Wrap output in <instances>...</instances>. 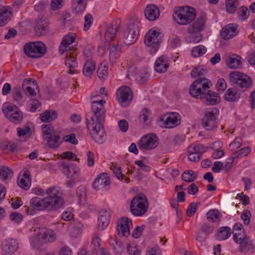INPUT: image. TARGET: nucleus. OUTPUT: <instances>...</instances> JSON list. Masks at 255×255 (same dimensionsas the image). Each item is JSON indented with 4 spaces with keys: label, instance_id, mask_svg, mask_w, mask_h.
Here are the masks:
<instances>
[{
    "label": "nucleus",
    "instance_id": "52",
    "mask_svg": "<svg viewBox=\"0 0 255 255\" xmlns=\"http://www.w3.org/2000/svg\"><path fill=\"white\" fill-rule=\"evenodd\" d=\"M250 12L247 7L241 6L238 11L237 14L241 20H246L249 16Z\"/></svg>",
    "mask_w": 255,
    "mask_h": 255
},
{
    "label": "nucleus",
    "instance_id": "47",
    "mask_svg": "<svg viewBox=\"0 0 255 255\" xmlns=\"http://www.w3.org/2000/svg\"><path fill=\"white\" fill-rule=\"evenodd\" d=\"M182 178L185 182H191L196 178V176L194 175V171L189 170L183 172L182 175Z\"/></svg>",
    "mask_w": 255,
    "mask_h": 255
},
{
    "label": "nucleus",
    "instance_id": "16",
    "mask_svg": "<svg viewBox=\"0 0 255 255\" xmlns=\"http://www.w3.org/2000/svg\"><path fill=\"white\" fill-rule=\"evenodd\" d=\"M110 184V179L106 173H101L94 180L93 187L96 190H107Z\"/></svg>",
    "mask_w": 255,
    "mask_h": 255
},
{
    "label": "nucleus",
    "instance_id": "30",
    "mask_svg": "<svg viewBox=\"0 0 255 255\" xmlns=\"http://www.w3.org/2000/svg\"><path fill=\"white\" fill-rule=\"evenodd\" d=\"M144 14L147 19L150 21H154L159 16L160 10L155 5L150 4L145 9Z\"/></svg>",
    "mask_w": 255,
    "mask_h": 255
},
{
    "label": "nucleus",
    "instance_id": "15",
    "mask_svg": "<svg viewBox=\"0 0 255 255\" xmlns=\"http://www.w3.org/2000/svg\"><path fill=\"white\" fill-rule=\"evenodd\" d=\"M132 93L130 88L127 86L121 87L117 92V97L123 107L127 106L132 99Z\"/></svg>",
    "mask_w": 255,
    "mask_h": 255
},
{
    "label": "nucleus",
    "instance_id": "36",
    "mask_svg": "<svg viewBox=\"0 0 255 255\" xmlns=\"http://www.w3.org/2000/svg\"><path fill=\"white\" fill-rule=\"evenodd\" d=\"M232 234L231 229L228 227H222L219 229L215 238L218 240H225L229 237Z\"/></svg>",
    "mask_w": 255,
    "mask_h": 255
},
{
    "label": "nucleus",
    "instance_id": "49",
    "mask_svg": "<svg viewBox=\"0 0 255 255\" xmlns=\"http://www.w3.org/2000/svg\"><path fill=\"white\" fill-rule=\"evenodd\" d=\"M13 176L12 171L7 167H2L0 169V178L3 180L11 179Z\"/></svg>",
    "mask_w": 255,
    "mask_h": 255
},
{
    "label": "nucleus",
    "instance_id": "24",
    "mask_svg": "<svg viewBox=\"0 0 255 255\" xmlns=\"http://www.w3.org/2000/svg\"><path fill=\"white\" fill-rule=\"evenodd\" d=\"M205 23V17L203 16L199 17L188 27L187 31L190 34L198 33L202 30L204 27Z\"/></svg>",
    "mask_w": 255,
    "mask_h": 255
},
{
    "label": "nucleus",
    "instance_id": "4",
    "mask_svg": "<svg viewBox=\"0 0 255 255\" xmlns=\"http://www.w3.org/2000/svg\"><path fill=\"white\" fill-rule=\"evenodd\" d=\"M88 129L90 131L92 138L96 142L103 143L106 139V133L103 126V123L95 122L94 117L87 115L86 117Z\"/></svg>",
    "mask_w": 255,
    "mask_h": 255
},
{
    "label": "nucleus",
    "instance_id": "26",
    "mask_svg": "<svg viewBox=\"0 0 255 255\" xmlns=\"http://www.w3.org/2000/svg\"><path fill=\"white\" fill-rule=\"evenodd\" d=\"M242 58L237 54H233L228 56L225 61L227 67L230 69H235L241 67Z\"/></svg>",
    "mask_w": 255,
    "mask_h": 255
},
{
    "label": "nucleus",
    "instance_id": "33",
    "mask_svg": "<svg viewBox=\"0 0 255 255\" xmlns=\"http://www.w3.org/2000/svg\"><path fill=\"white\" fill-rule=\"evenodd\" d=\"M165 123L169 128L178 126L180 124L178 114L177 113L169 114L165 120Z\"/></svg>",
    "mask_w": 255,
    "mask_h": 255
},
{
    "label": "nucleus",
    "instance_id": "18",
    "mask_svg": "<svg viewBox=\"0 0 255 255\" xmlns=\"http://www.w3.org/2000/svg\"><path fill=\"white\" fill-rule=\"evenodd\" d=\"M18 246V243L15 239L5 240L2 244V253L4 255H11L17 251Z\"/></svg>",
    "mask_w": 255,
    "mask_h": 255
},
{
    "label": "nucleus",
    "instance_id": "63",
    "mask_svg": "<svg viewBox=\"0 0 255 255\" xmlns=\"http://www.w3.org/2000/svg\"><path fill=\"white\" fill-rule=\"evenodd\" d=\"M62 140L67 142H69L73 144H77L78 142V140L75 137V134L73 133L64 136Z\"/></svg>",
    "mask_w": 255,
    "mask_h": 255
},
{
    "label": "nucleus",
    "instance_id": "17",
    "mask_svg": "<svg viewBox=\"0 0 255 255\" xmlns=\"http://www.w3.org/2000/svg\"><path fill=\"white\" fill-rule=\"evenodd\" d=\"M132 226L131 220L128 218H123L118 223L116 231L118 235L120 237H127L130 234L129 228Z\"/></svg>",
    "mask_w": 255,
    "mask_h": 255
},
{
    "label": "nucleus",
    "instance_id": "48",
    "mask_svg": "<svg viewBox=\"0 0 255 255\" xmlns=\"http://www.w3.org/2000/svg\"><path fill=\"white\" fill-rule=\"evenodd\" d=\"M251 151V149L249 147H245L235 151L233 153V158H241L244 156L248 155Z\"/></svg>",
    "mask_w": 255,
    "mask_h": 255
},
{
    "label": "nucleus",
    "instance_id": "46",
    "mask_svg": "<svg viewBox=\"0 0 255 255\" xmlns=\"http://www.w3.org/2000/svg\"><path fill=\"white\" fill-rule=\"evenodd\" d=\"M207 219L212 222H217L220 220V215L217 210H211L207 214Z\"/></svg>",
    "mask_w": 255,
    "mask_h": 255
},
{
    "label": "nucleus",
    "instance_id": "20",
    "mask_svg": "<svg viewBox=\"0 0 255 255\" xmlns=\"http://www.w3.org/2000/svg\"><path fill=\"white\" fill-rule=\"evenodd\" d=\"M42 242L44 244L54 242L56 239V235L54 231L45 227L38 228L37 229Z\"/></svg>",
    "mask_w": 255,
    "mask_h": 255
},
{
    "label": "nucleus",
    "instance_id": "10",
    "mask_svg": "<svg viewBox=\"0 0 255 255\" xmlns=\"http://www.w3.org/2000/svg\"><path fill=\"white\" fill-rule=\"evenodd\" d=\"M160 33L156 30L151 29L146 34L144 37V43L147 50L150 54L155 53L159 48V39L158 37Z\"/></svg>",
    "mask_w": 255,
    "mask_h": 255
},
{
    "label": "nucleus",
    "instance_id": "9",
    "mask_svg": "<svg viewBox=\"0 0 255 255\" xmlns=\"http://www.w3.org/2000/svg\"><path fill=\"white\" fill-rule=\"evenodd\" d=\"M229 76L232 84L237 85L241 90H245L252 84L251 77L241 72L233 71L229 74Z\"/></svg>",
    "mask_w": 255,
    "mask_h": 255
},
{
    "label": "nucleus",
    "instance_id": "5",
    "mask_svg": "<svg viewBox=\"0 0 255 255\" xmlns=\"http://www.w3.org/2000/svg\"><path fill=\"white\" fill-rule=\"evenodd\" d=\"M196 11L189 6H182L176 8L173 13L174 20L180 25H187L195 19Z\"/></svg>",
    "mask_w": 255,
    "mask_h": 255
},
{
    "label": "nucleus",
    "instance_id": "25",
    "mask_svg": "<svg viewBox=\"0 0 255 255\" xmlns=\"http://www.w3.org/2000/svg\"><path fill=\"white\" fill-rule=\"evenodd\" d=\"M63 172L68 177L76 178L79 175L80 170L78 167L72 164H68L64 162L61 165Z\"/></svg>",
    "mask_w": 255,
    "mask_h": 255
},
{
    "label": "nucleus",
    "instance_id": "12",
    "mask_svg": "<svg viewBox=\"0 0 255 255\" xmlns=\"http://www.w3.org/2000/svg\"><path fill=\"white\" fill-rule=\"evenodd\" d=\"M104 103H105V101L103 99H99L92 102V110L94 115L95 122L96 123H103L104 122L106 111L104 106ZM88 115L92 116L91 115L88 114Z\"/></svg>",
    "mask_w": 255,
    "mask_h": 255
},
{
    "label": "nucleus",
    "instance_id": "64",
    "mask_svg": "<svg viewBox=\"0 0 255 255\" xmlns=\"http://www.w3.org/2000/svg\"><path fill=\"white\" fill-rule=\"evenodd\" d=\"M200 231L208 236L213 233V229L208 224L205 223L202 225Z\"/></svg>",
    "mask_w": 255,
    "mask_h": 255
},
{
    "label": "nucleus",
    "instance_id": "43",
    "mask_svg": "<svg viewBox=\"0 0 255 255\" xmlns=\"http://www.w3.org/2000/svg\"><path fill=\"white\" fill-rule=\"evenodd\" d=\"M42 130L43 134V137L45 139L47 138L50 137L55 131L53 129V128L50 125H45L42 126Z\"/></svg>",
    "mask_w": 255,
    "mask_h": 255
},
{
    "label": "nucleus",
    "instance_id": "59",
    "mask_svg": "<svg viewBox=\"0 0 255 255\" xmlns=\"http://www.w3.org/2000/svg\"><path fill=\"white\" fill-rule=\"evenodd\" d=\"M84 19V29L86 31H88L91 26L93 22V18L91 14H88L85 16Z\"/></svg>",
    "mask_w": 255,
    "mask_h": 255
},
{
    "label": "nucleus",
    "instance_id": "14",
    "mask_svg": "<svg viewBox=\"0 0 255 255\" xmlns=\"http://www.w3.org/2000/svg\"><path fill=\"white\" fill-rule=\"evenodd\" d=\"M159 142L158 137L154 134H148L143 136L138 142L140 149L151 150L155 148Z\"/></svg>",
    "mask_w": 255,
    "mask_h": 255
},
{
    "label": "nucleus",
    "instance_id": "60",
    "mask_svg": "<svg viewBox=\"0 0 255 255\" xmlns=\"http://www.w3.org/2000/svg\"><path fill=\"white\" fill-rule=\"evenodd\" d=\"M199 204H200L199 203H190L189 205L188 208L187 209V215L189 217L193 216L195 214V213L197 209L198 206Z\"/></svg>",
    "mask_w": 255,
    "mask_h": 255
},
{
    "label": "nucleus",
    "instance_id": "41",
    "mask_svg": "<svg viewBox=\"0 0 255 255\" xmlns=\"http://www.w3.org/2000/svg\"><path fill=\"white\" fill-rule=\"evenodd\" d=\"M206 148L201 144H192L188 147L187 150L188 153L202 154L206 151Z\"/></svg>",
    "mask_w": 255,
    "mask_h": 255
},
{
    "label": "nucleus",
    "instance_id": "40",
    "mask_svg": "<svg viewBox=\"0 0 255 255\" xmlns=\"http://www.w3.org/2000/svg\"><path fill=\"white\" fill-rule=\"evenodd\" d=\"M239 4V0H226V9L231 14L234 13Z\"/></svg>",
    "mask_w": 255,
    "mask_h": 255
},
{
    "label": "nucleus",
    "instance_id": "27",
    "mask_svg": "<svg viewBox=\"0 0 255 255\" xmlns=\"http://www.w3.org/2000/svg\"><path fill=\"white\" fill-rule=\"evenodd\" d=\"M238 33L237 25L233 23L226 25L222 30L221 35L224 39H229Z\"/></svg>",
    "mask_w": 255,
    "mask_h": 255
},
{
    "label": "nucleus",
    "instance_id": "7",
    "mask_svg": "<svg viewBox=\"0 0 255 255\" xmlns=\"http://www.w3.org/2000/svg\"><path fill=\"white\" fill-rule=\"evenodd\" d=\"M24 53L32 58H39L43 56L46 52L45 44L40 42H29L23 47Z\"/></svg>",
    "mask_w": 255,
    "mask_h": 255
},
{
    "label": "nucleus",
    "instance_id": "57",
    "mask_svg": "<svg viewBox=\"0 0 255 255\" xmlns=\"http://www.w3.org/2000/svg\"><path fill=\"white\" fill-rule=\"evenodd\" d=\"M207 71L203 68L198 67L194 68L191 72V75L193 78L203 76L206 73Z\"/></svg>",
    "mask_w": 255,
    "mask_h": 255
},
{
    "label": "nucleus",
    "instance_id": "51",
    "mask_svg": "<svg viewBox=\"0 0 255 255\" xmlns=\"http://www.w3.org/2000/svg\"><path fill=\"white\" fill-rule=\"evenodd\" d=\"M108 67L105 63H101L98 69V75L100 79H105L108 75Z\"/></svg>",
    "mask_w": 255,
    "mask_h": 255
},
{
    "label": "nucleus",
    "instance_id": "62",
    "mask_svg": "<svg viewBox=\"0 0 255 255\" xmlns=\"http://www.w3.org/2000/svg\"><path fill=\"white\" fill-rule=\"evenodd\" d=\"M251 217V214L248 210H246L242 213L241 217L244 221V223L245 225H249L250 224Z\"/></svg>",
    "mask_w": 255,
    "mask_h": 255
},
{
    "label": "nucleus",
    "instance_id": "39",
    "mask_svg": "<svg viewBox=\"0 0 255 255\" xmlns=\"http://www.w3.org/2000/svg\"><path fill=\"white\" fill-rule=\"evenodd\" d=\"M225 99L229 102H234L240 98V94L233 88H229L225 93Z\"/></svg>",
    "mask_w": 255,
    "mask_h": 255
},
{
    "label": "nucleus",
    "instance_id": "11",
    "mask_svg": "<svg viewBox=\"0 0 255 255\" xmlns=\"http://www.w3.org/2000/svg\"><path fill=\"white\" fill-rule=\"evenodd\" d=\"M219 114V110L214 108L205 113L202 120V125L207 130L214 131L216 129L217 125L216 116Z\"/></svg>",
    "mask_w": 255,
    "mask_h": 255
},
{
    "label": "nucleus",
    "instance_id": "21",
    "mask_svg": "<svg viewBox=\"0 0 255 255\" xmlns=\"http://www.w3.org/2000/svg\"><path fill=\"white\" fill-rule=\"evenodd\" d=\"M119 24L120 23L118 22V20H116V21L112 22L107 27L105 33V39L107 42L113 43L112 42L116 37Z\"/></svg>",
    "mask_w": 255,
    "mask_h": 255
},
{
    "label": "nucleus",
    "instance_id": "28",
    "mask_svg": "<svg viewBox=\"0 0 255 255\" xmlns=\"http://www.w3.org/2000/svg\"><path fill=\"white\" fill-rule=\"evenodd\" d=\"M22 86L25 94H28L31 97L36 95L34 88L32 87V86H34L36 87V89H38L37 83L35 80L31 78L26 79L23 81Z\"/></svg>",
    "mask_w": 255,
    "mask_h": 255
},
{
    "label": "nucleus",
    "instance_id": "35",
    "mask_svg": "<svg viewBox=\"0 0 255 255\" xmlns=\"http://www.w3.org/2000/svg\"><path fill=\"white\" fill-rule=\"evenodd\" d=\"M45 140L47 141L48 146L52 148L59 147L62 142V140H61L59 134L56 132Z\"/></svg>",
    "mask_w": 255,
    "mask_h": 255
},
{
    "label": "nucleus",
    "instance_id": "58",
    "mask_svg": "<svg viewBox=\"0 0 255 255\" xmlns=\"http://www.w3.org/2000/svg\"><path fill=\"white\" fill-rule=\"evenodd\" d=\"M76 195L80 202L84 201L86 197V188L83 186H79L76 190Z\"/></svg>",
    "mask_w": 255,
    "mask_h": 255
},
{
    "label": "nucleus",
    "instance_id": "44",
    "mask_svg": "<svg viewBox=\"0 0 255 255\" xmlns=\"http://www.w3.org/2000/svg\"><path fill=\"white\" fill-rule=\"evenodd\" d=\"M150 112L147 109H143L140 113L139 121L140 122L148 125L150 122Z\"/></svg>",
    "mask_w": 255,
    "mask_h": 255
},
{
    "label": "nucleus",
    "instance_id": "1",
    "mask_svg": "<svg viewBox=\"0 0 255 255\" xmlns=\"http://www.w3.org/2000/svg\"><path fill=\"white\" fill-rule=\"evenodd\" d=\"M43 198L37 197L32 198L30 200V206H24V210L28 215H33L36 211H44L50 208L52 210H58L64 204V200L61 193L56 187L48 188Z\"/></svg>",
    "mask_w": 255,
    "mask_h": 255
},
{
    "label": "nucleus",
    "instance_id": "37",
    "mask_svg": "<svg viewBox=\"0 0 255 255\" xmlns=\"http://www.w3.org/2000/svg\"><path fill=\"white\" fill-rule=\"evenodd\" d=\"M57 117V113L53 110L47 111L40 116V120L43 122H50L56 119Z\"/></svg>",
    "mask_w": 255,
    "mask_h": 255
},
{
    "label": "nucleus",
    "instance_id": "34",
    "mask_svg": "<svg viewBox=\"0 0 255 255\" xmlns=\"http://www.w3.org/2000/svg\"><path fill=\"white\" fill-rule=\"evenodd\" d=\"M95 63L92 59H86L83 69V74L85 76H90L95 71Z\"/></svg>",
    "mask_w": 255,
    "mask_h": 255
},
{
    "label": "nucleus",
    "instance_id": "13",
    "mask_svg": "<svg viewBox=\"0 0 255 255\" xmlns=\"http://www.w3.org/2000/svg\"><path fill=\"white\" fill-rule=\"evenodd\" d=\"M2 112L8 119L14 124H19L23 119L22 112L18 108L15 106L4 105Z\"/></svg>",
    "mask_w": 255,
    "mask_h": 255
},
{
    "label": "nucleus",
    "instance_id": "54",
    "mask_svg": "<svg viewBox=\"0 0 255 255\" xmlns=\"http://www.w3.org/2000/svg\"><path fill=\"white\" fill-rule=\"evenodd\" d=\"M101 240L96 234H95L92 242V251L98 253L101 248H103V247H101Z\"/></svg>",
    "mask_w": 255,
    "mask_h": 255
},
{
    "label": "nucleus",
    "instance_id": "45",
    "mask_svg": "<svg viewBox=\"0 0 255 255\" xmlns=\"http://www.w3.org/2000/svg\"><path fill=\"white\" fill-rule=\"evenodd\" d=\"M206 50V48L204 45H199L192 48V55L194 57H198L203 55Z\"/></svg>",
    "mask_w": 255,
    "mask_h": 255
},
{
    "label": "nucleus",
    "instance_id": "3",
    "mask_svg": "<svg viewBox=\"0 0 255 255\" xmlns=\"http://www.w3.org/2000/svg\"><path fill=\"white\" fill-rule=\"evenodd\" d=\"M76 35L74 33H69L63 38L59 46V52L61 55L65 54L66 59L65 65L69 68L68 73L73 74L77 73V62L73 52V43H76Z\"/></svg>",
    "mask_w": 255,
    "mask_h": 255
},
{
    "label": "nucleus",
    "instance_id": "8",
    "mask_svg": "<svg viewBox=\"0 0 255 255\" xmlns=\"http://www.w3.org/2000/svg\"><path fill=\"white\" fill-rule=\"evenodd\" d=\"M139 22L137 21L131 20L127 26L126 30L122 34L124 43L127 45L134 43L139 35Z\"/></svg>",
    "mask_w": 255,
    "mask_h": 255
},
{
    "label": "nucleus",
    "instance_id": "23",
    "mask_svg": "<svg viewBox=\"0 0 255 255\" xmlns=\"http://www.w3.org/2000/svg\"><path fill=\"white\" fill-rule=\"evenodd\" d=\"M109 60L113 64L116 62L121 53V48L119 46V41L116 43H109Z\"/></svg>",
    "mask_w": 255,
    "mask_h": 255
},
{
    "label": "nucleus",
    "instance_id": "61",
    "mask_svg": "<svg viewBox=\"0 0 255 255\" xmlns=\"http://www.w3.org/2000/svg\"><path fill=\"white\" fill-rule=\"evenodd\" d=\"M180 39L175 35H172L169 39V44L172 48H175L180 45Z\"/></svg>",
    "mask_w": 255,
    "mask_h": 255
},
{
    "label": "nucleus",
    "instance_id": "19",
    "mask_svg": "<svg viewBox=\"0 0 255 255\" xmlns=\"http://www.w3.org/2000/svg\"><path fill=\"white\" fill-rule=\"evenodd\" d=\"M21 172L22 174L20 173L17 178V184L20 187L26 190L29 188L31 183L30 172L27 169H24Z\"/></svg>",
    "mask_w": 255,
    "mask_h": 255
},
{
    "label": "nucleus",
    "instance_id": "29",
    "mask_svg": "<svg viewBox=\"0 0 255 255\" xmlns=\"http://www.w3.org/2000/svg\"><path fill=\"white\" fill-rule=\"evenodd\" d=\"M34 29L39 36L45 35L48 31V23L45 18H39L36 20Z\"/></svg>",
    "mask_w": 255,
    "mask_h": 255
},
{
    "label": "nucleus",
    "instance_id": "50",
    "mask_svg": "<svg viewBox=\"0 0 255 255\" xmlns=\"http://www.w3.org/2000/svg\"><path fill=\"white\" fill-rule=\"evenodd\" d=\"M28 106L29 111L31 112H35L37 110H40L41 106V103L37 99H32L29 101Z\"/></svg>",
    "mask_w": 255,
    "mask_h": 255
},
{
    "label": "nucleus",
    "instance_id": "32",
    "mask_svg": "<svg viewBox=\"0 0 255 255\" xmlns=\"http://www.w3.org/2000/svg\"><path fill=\"white\" fill-rule=\"evenodd\" d=\"M87 6V0H73L72 7L77 15L82 14Z\"/></svg>",
    "mask_w": 255,
    "mask_h": 255
},
{
    "label": "nucleus",
    "instance_id": "2",
    "mask_svg": "<svg viewBox=\"0 0 255 255\" xmlns=\"http://www.w3.org/2000/svg\"><path fill=\"white\" fill-rule=\"evenodd\" d=\"M211 81L205 78H199L194 81L189 88L190 95L200 99L207 105H215L220 101L219 95L210 90Z\"/></svg>",
    "mask_w": 255,
    "mask_h": 255
},
{
    "label": "nucleus",
    "instance_id": "31",
    "mask_svg": "<svg viewBox=\"0 0 255 255\" xmlns=\"http://www.w3.org/2000/svg\"><path fill=\"white\" fill-rule=\"evenodd\" d=\"M169 66L166 57L164 55L161 56L156 60L154 69L158 73H163L167 71Z\"/></svg>",
    "mask_w": 255,
    "mask_h": 255
},
{
    "label": "nucleus",
    "instance_id": "42",
    "mask_svg": "<svg viewBox=\"0 0 255 255\" xmlns=\"http://www.w3.org/2000/svg\"><path fill=\"white\" fill-rule=\"evenodd\" d=\"M241 250L243 252H247L254 248V246L249 237L244 238L240 243Z\"/></svg>",
    "mask_w": 255,
    "mask_h": 255
},
{
    "label": "nucleus",
    "instance_id": "22",
    "mask_svg": "<svg viewBox=\"0 0 255 255\" xmlns=\"http://www.w3.org/2000/svg\"><path fill=\"white\" fill-rule=\"evenodd\" d=\"M111 215L109 211L101 210L99 212L98 220V228L99 230H104L109 224Z\"/></svg>",
    "mask_w": 255,
    "mask_h": 255
},
{
    "label": "nucleus",
    "instance_id": "6",
    "mask_svg": "<svg viewBox=\"0 0 255 255\" xmlns=\"http://www.w3.org/2000/svg\"><path fill=\"white\" fill-rule=\"evenodd\" d=\"M148 206L146 196L143 194H140L134 197L130 205L131 213L136 216H140L144 215L147 211Z\"/></svg>",
    "mask_w": 255,
    "mask_h": 255
},
{
    "label": "nucleus",
    "instance_id": "56",
    "mask_svg": "<svg viewBox=\"0 0 255 255\" xmlns=\"http://www.w3.org/2000/svg\"><path fill=\"white\" fill-rule=\"evenodd\" d=\"M111 169L112 170L113 173L115 175L116 177L120 180H122L124 179L123 174L122 173V170L118 164H112L111 166Z\"/></svg>",
    "mask_w": 255,
    "mask_h": 255
},
{
    "label": "nucleus",
    "instance_id": "38",
    "mask_svg": "<svg viewBox=\"0 0 255 255\" xmlns=\"http://www.w3.org/2000/svg\"><path fill=\"white\" fill-rule=\"evenodd\" d=\"M34 232H36L35 235L31 237L30 238V243L31 245L35 249H39L40 247L44 244L42 242V238L39 236V233L37 229H35Z\"/></svg>",
    "mask_w": 255,
    "mask_h": 255
},
{
    "label": "nucleus",
    "instance_id": "55",
    "mask_svg": "<svg viewBox=\"0 0 255 255\" xmlns=\"http://www.w3.org/2000/svg\"><path fill=\"white\" fill-rule=\"evenodd\" d=\"M0 14L2 15L4 18H6V20L9 21L12 16V10L10 7L3 6L0 8Z\"/></svg>",
    "mask_w": 255,
    "mask_h": 255
},
{
    "label": "nucleus",
    "instance_id": "53",
    "mask_svg": "<svg viewBox=\"0 0 255 255\" xmlns=\"http://www.w3.org/2000/svg\"><path fill=\"white\" fill-rule=\"evenodd\" d=\"M16 131L17 136L19 137L24 136L27 134L30 136L31 133V128L28 125H25L23 128H17Z\"/></svg>",
    "mask_w": 255,
    "mask_h": 255
}]
</instances>
